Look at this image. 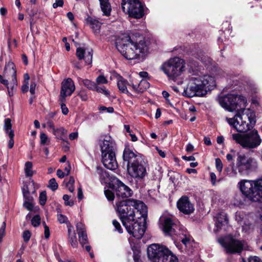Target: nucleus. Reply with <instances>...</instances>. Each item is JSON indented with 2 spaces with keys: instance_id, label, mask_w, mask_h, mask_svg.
<instances>
[{
  "instance_id": "6e6d98bb",
  "label": "nucleus",
  "mask_w": 262,
  "mask_h": 262,
  "mask_svg": "<svg viewBox=\"0 0 262 262\" xmlns=\"http://www.w3.org/2000/svg\"><path fill=\"white\" fill-rule=\"evenodd\" d=\"M67 130L64 128L61 127L55 129V133L54 134L55 135L60 134V135H64L67 133Z\"/></svg>"
},
{
  "instance_id": "338daca9",
  "label": "nucleus",
  "mask_w": 262,
  "mask_h": 262,
  "mask_svg": "<svg viewBox=\"0 0 262 262\" xmlns=\"http://www.w3.org/2000/svg\"><path fill=\"white\" fill-rule=\"evenodd\" d=\"M210 176L211 183H212V185H214L216 183V175L214 172H211L210 174Z\"/></svg>"
},
{
  "instance_id": "cd10ccee",
  "label": "nucleus",
  "mask_w": 262,
  "mask_h": 262,
  "mask_svg": "<svg viewBox=\"0 0 262 262\" xmlns=\"http://www.w3.org/2000/svg\"><path fill=\"white\" fill-rule=\"evenodd\" d=\"M228 223V222L226 215L222 213L219 214L217 216L216 222L215 223L216 229L214 230V231L217 232L220 229H221L223 226H227Z\"/></svg>"
},
{
  "instance_id": "ea45409f",
  "label": "nucleus",
  "mask_w": 262,
  "mask_h": 262,
  "mask_svg": "<svg viewBox=\"0 0 262 262\" xmlns=\"http://www.w3.org/2000/svg\"><path fill=\"white\" fill-rule=\"evenodd\" d=\"M39 203L41 205L43 206L47 201V194L45 191L40 192L39 197Z\"/></svg>"
},
{
  "instance_id": "de8ad7c7",
  "label": "nucleus",
  "mask_w": 262,
  "mask_h": 262,
  "mask_svg": "<svg viewBox=\"0 0 262 262\" xmlns=\"http://www.w3.org/2000/svg\"><path fill=\"white\" fill-rule=\"evenodd\" d=\"M199 59L206 65L209 64L211 62L210 58L204 55H203L202 57H199Z\"/></svg>"
},
{
  "instance_id": "9d476101",
  "label": "nucleus",
  "mask_w": 262,
  "mask_h": 262,
  "mask_svg": "<svg viewBox=\"0 0 262 262\" xmlns=\"http://www.w3.org/2000/svg\"><path fill=\"white\" fill-rule=\"evenodd\" d=\"M121 5L123 12L130 17L139 19L144 14L143 6L139 0H123Z\"/></svg>"
},
{
  "instance_id": "a19ab883",
  "label": "nucleus",
  "mask_w": 262,
  "mask_h": 262,
  "mask_svg": "<svg viewBox=\"0 0 262 262\" xmlns=\"http://www.w3.org/2000/svg\"><path fill=\"white\" fill-rule=\"evenodd\" d=\"M40 221L41 219L40 216L38 215H36L32 218L31 220V224L34 227H36L40 225Z\"/></svg>"
},
{
  "instance_id": "3c124183",
  "label": "nucleus",
  "mask_w": 262,
  "mask_h": 262,
  "mask_svg": "<svg viewBox=\"0 0 262 262\" xmlns=\"http://www.w3.org/2000/svg\"><path fill=\"white\" fill-rule=\"evenodd\" d=\"M6 223L4 222L0 228V242L2 241L3 238L5 234Z\"/></svg>"
},
{
  "instance_id": "bb28decb",
  "label": "nucleus",
  "mask_w": 262,
  "mask_h": 262,
  "mask_svg": "<svg viewBox=\"0 0 262 262\" xmlns=\"http://www.w3.org/2000/svg\"><path fill=\"white\" fill-rule=\"evenodd\" d=\"M130 86L135 92L143 93L149 87V83L145 79H142L140 80L139 83L135 84L133 83Z\"/></svg>"
},
{
  "instance_id": "c756f323",
  "label": "nucleus",
  "mask_w": 262,
  "mask_h": 262,
  "mask_svg": "<svg viewBox=\"0 0 262 262\" xmlns=\"http://www.w3.org/2000/svg\"><path fill=\"white\" fill-rule=\"evenodd\" d=\"M86 21L95 34H97L100 33L101 24L99 21L90 17L87 18Z\"/></svg>"
},
{
  "instance_id": "4c0bfd02",
  "label": "nucleus",
  "mask_w": 262,
  "mask_h": 262,
  "mask_svg": "<svg viewBox=\"0 0 262 262\" xmlns=\"http://www.w3.org/2000/svg\"><path fill=\"white\" fill-rule=\"evenodd\" d=\"M4 127L6 133L9 135V132H10V130H12L11 129L12 125L10 119L7 118L5 120Z\"/></svg>"
},
{
  "instance_id": "b1692460",
  "label": "nucleus",
  "mask_w": 262,
  "mask_h": 262,
  "mask_svg": "<svg viewBox=\"0 0 262 262\" xmlns=\"http://www.w3.org/2000/svg\"><path fill=\"white\" fill-rule=\"evenodd\" d=\"M76 230L78 235V239L80 244L84 247V245L88 243V238L86 232L85 225L81 222L76 224Z\"/></svg>"
},
{
  "instance_id": "473e14b6",
  "label": "nucleus",
  "mask_w": 262,
  "mask_h": 262,
  "mask_svg": "<svg viewBox=\"0 0 262 262\" xmlns=\"http://www.w3.org/2000/svg\"><path fill=\"white\" fill-rule=\"evenodd\" d=\"M33 164L31 162L28 161L25 163V171L27 177H31L33 174L32 170Z\"/></svg>"
},
{
  "instance_id": "9b49d317",
  "label": "nucleus",
  "mask_w": 262,
  "mask_h": 262,
  "mask_svg": "<svg viewBox=\"0 0 262 262\" xmlns=\"http://www.w3.org/2000/svg\"><path fill=\"white\" fill-rule=\"evenodd\" d=\"M161 228L166 235H180L182 233V226L179 222L171 217L162 216L159 219Z\"/></svg>"
},
{
  "instance_id": "0e129e2a",
  "label": "nucleus",
  "mask_w": 262,
  "mask_h": 262,
  "mask_svg": "<svg viewBox=\"0 0 262 262\" xmlns=\"http://www.w3.org/2000/svg\"><path fill=\"white\" fill-rule=\"evenodd\" d=\"M36 88V83L35 82H32L30 84V92L32 95L35 94V90Z\"/></svg>"
},
{
  "instance_id": "aec40b11",
  "label": "nucleus",
  "mask_w": 262,
  "mask_h": 262,
  "mask_svg": "<svg viewBox=\"0 0 262 262\" xmlns=\"http://www.w3.org/2000/svg\"><path fill=\"white\" fill-rule=\"evenodd\" d=\"M99 145L102 154L114 152L115 143L111 136L108 135L101 136L99 139Z\"/></svg>"
},
{
  "instance_id": "72a5a7b5",
  "label": "nucleus",
  "mask_w": 262,
  "mask_h": 262,
  "mask_svg": "<svg viewBox=\"0 0 262 262\" xmlns=\"http://www.w3.org/2000/svg\"><path fill=\"white\" fill-rule=\"evenodd\" d=\"M83 84L89 90L94 91L96 88L97 84L89 79L81 80Z\"/></svg>"
},
{
  "instance_id": "7c9ffc66",
  "label": "nucleus",
  "mask_w": 262,
  "mask_h": 262,
  "mask_svg": "<svg viewBox=\"0 0 262 262\" xmlns=\"http://www.w3.org/2000/svg\"><path fill=\"white\" fill-rule=\"evenodd\" d=\"M102 11L106 16L110 15L111 11V6L108 0H99Z\"/></svg>"
},
{
  "instance_id": "f8f14e48",
  "label": "nucleus",
  "mask_w": 262,
  "mask_h": 262,
  "mask_svg": "<svg viewBox=\"0 0 262 262\" xmlns=\"http://www.w3.org/2000/svg\"><path fill=\"white\" fill-rule=\"evenodd\" d=\"M217 241L228 254L239 253L243 249V242L230 235L220 237Z\"/></svg>"
},
{
  "instance_id": "774afa93",
  "label": "nucleus",
  "mask_w": 262,
  "mask_h": 262,
  "mask_svg": "<svg viewBox=\"0 0 262 262\" xmlns=\"http://www.w3.org/2000/svg\"><path fill=\"white\" fill-rule=\"evenodd\" d=\"M77 198L79 199V200H81L83 199V193L82 188L81 187H79L78 188V194H77Z\"/></svg>"
},
{
  "instance_id": "37998d69",
  "label": "nucleus",
  "mask_w": 262,
  "mask_h": 262,
  "mask_svg": "<svg viewBox=\"0 0 262 262\" xmlns=\"http://www.w3.org/2000/svg\"><path fill=\"white\" fill-rule=\"evenodd\" d=\"M23 195L25 199V201H33V198L30 195L29 192L28 190H23Z\"/></svg>"
},
{
  "instance_id": "49530a36",
  "label": "nucleus",
  "mask_w": 262,
  "mask_h": 262,
  "mask_svg": "<svg viewBox=\"0 0 262 262\" xmlns=\"http://www.w3.org/2000/svg\"><path fill=\"white\" fill-rule=\"evenodd\" d=\"M24 206L28 210H32L34 207L33 201H24Z\"/></svg>"
},
{
  "instance_id": "c03bdc74",
  "label": "nucleus",
  "mask_w": 262,
  "mask_h": 262,
  "mask_svg": "<svg viewBox=\"0 0 262 262\" xmlns=\"http://www.w3.org/2000/svg\"><path fill=\"white\" fill-rule=\"evenodd\" d=\"M9 137L10 138V140L9 141L8 146L10 148L13 147L14 145V140L13 138L14 136V132L13 130H10L9 133Z\"/></svg>"
},
{
  "instance_id": "f257e3e1",
  "label": "nucleus",
  "mask_w": 262,
  "mask_h": 262,
  "mask_svg": "<svg viewBox=\"0 0 262 262\" xmlns=\"http://www.w3.org/2000/svg\"><path fill=\"white\" fill-rule=\"evenodd\" d=\"M116 46L118 51L128 60L143 58L147 51V47L144 40L135 42L127 35H123L116 41Z\"/></svg>"
},
{
  "instance_id": "603ef678",
  "label": "nucleus",
  "mask_w": 262,
  "mask_h": 262,
  "mask_svg": "<svg viewBox=\"0 0 262 262\" xmlns=\"http://www.w3.org/2000/svg\"><path fill=\"white\" fill-rule=\"evenodd\" d=\"M70 196L68 194H64L63 196V200L64 201V204L66 205L72 206L74 205L73 201H69Z\"/></svg>"
},
{
  "instance_id": "c9c22d12",
  "label": "nucleus",
  "mask_w": 262,
  "mask_h": 262,
  "mask_svg": "<svg viewBox=\"0 0 262 262\" xmlns=\"http://www.w3.org/2000/svg\"><path fill=\"white\" fill-rule=\"evenodd\" d=\"M58 187V185L56 182L55 178H52L50 180L48 185V187L53 191L56 190Z\"/></svg>"
},
{
  "instance_id": "5701e85b",
  "label": "nucleus",
  "mask_w": 262,
  "mask_h": 262,
  "mask_svg": "<svg viewBox=\"0 0 262 262\" xmlns=\"http://www.w3.org/2000/svg\"><path fill=\"white\" fill-rule=\"evenodd\" d=\"M123 158L124 161L127 162V166L142 159L139 154H136L128 147H126L124 150Z\"/></svg>"
},
{
  "instance_id": "052dcab7",
  "label": "nucleus",
  "mask_w": 262,
  "mask_h": 262,
  "mask_svg": "<svg viewBox=\"0 0 262 262\" xmlns=\"http://www.w3.org/2000/svg\"><path fill=\"white\" fill-rule=\"evenodd\" d=\"M78 96L83 101H86L88 99V95L84 91L80 92L78 94Z\"/></svg>"
},
{
  "instance_id": "680f3d73",
  "label": "nucleus",
  "mask_w": 262,
  "mask_h": 262,
  "mask_svg": "<svg viewBox=\"0 0 262 262\" xmlns=\"http://www.w3.org/2000/svg\"><path fill=\"white\" fill-rule=\"evenodd\" d=\"M61 108L62 110V112L64 115H67L68 113V108L67 107L66 104L63 103V102L61 103Z\"/></svg>"
},
{
  "instance_id": "09e8293b",
  "label": "nucleus",
  "mask_w": 262,
  "mask_h": 262,
  "mask_svg": "<svg viewBox=\"0 0 262 262\" xmlns=\"http://www.w3.org/2000/svg\"><path fill=\"white\" fill-rule=\"evenodd\" d=\"M113 224L115 227L116 230L118 231L119 233H121L123 232V230L120 223L116 220L113 221Z\"/></svg>"
},
{
  "instance_id": "f3484780",
  "label": "nucleus",
  "mask_w": 262,
  "mask_h": 262,
  "mask_svg": "<svg viewBox=\"0 0 262 262\" xmlns=\"http://www.w3.org/2000/svg\"><path fill=\"white\" fill-rule=\"evenodd\" d=\"M113 189L117 197L125 198L130 196L133 191L118 179H114Z\"/></svg>"
},
{
  "instance_id": "ddd939ff",
  "label": "nucleus",
  "mask_w": 262,
  "mask_h": 262,
  "mask_svg": "<svg viewBox=\"0 0 262 262\" xmlns=\"http://www.w3.org/2000/svg\"><path fill=\"white\" fill-rule=\"evenodd\" d=\"M146 220L128 222L123 224L128 233L137 239H140L146 230Z\"/></svg>"
},
{
  "instance_id": "5fc2aeb1",
  "label": "nucleus",
  "mask_w": 262,
  "mask_h": 262,
  "mask_svg": "<svg viewBox=\"0 0 262 262\" xmlns=\"http://www.w3.org/2000/svg\"><path fill=\"white\" fill-rule=\"evenodd\" d=\"M57 218H58V221L61 224L67 223L68 224L69 223H67L68 218L66 216H64L61 214H58L57 216Z\"/></svg>"
},
{
  "instance_id": "864d4df0",
  "label": "nucleus",
  "mask_w": 262,
  "mask_h": 262,
  "mask_svg": "<svg viewBox=\"0 0 262 262\" xmlns=\"http://www.w3.org/2000/svg\"><path fill=\"white\" fill-rule=\"evenodd\" d=\"M31 237V233L28 230H26L23 232V237L25 242H28Z\"/></svg>"
},
{
  "instance_id": "13d9d810",
  "label": "nucleus",
  "mask_w": 262,
  "mask_h": 262,
  "mask_svg": "<svg viewBox=\"0 0 262 262\" xmlns=\"http://www.w3.org/2000/svg\"><path fill=\"white\" fill-rule=\"evenodd\" d=\"M63 4V0H56L55 2L53 4V7L56 8L58 7H62Z\"/></svg>"
},
{
  "instance_id": "2f4dec72",
  "label": "nucleus",
  "mask_w": 262,
  "mask_h": 262,
  "mask_svg": "<svg viewBox=\"0 0 262 262\" xmlns=\"http://www.w3.org/2000/svg\"><path fill=\"white\" fill-rule=\"evenodd\" d=\"M127 80L124 79L122 77L119 76L118 78L117 86L119 90L123 93L127 94L128 91L127 89V85L128 84Z\"/></svg>"
},
{
  "instance_id": "c85d7f7f",
  "label": "nucleus",
  "mask_w": 262,
  "mask_h": 262,
  "mask_svg": "<svg viewBox=\"0 0 262 262\" xmlns=\"http://www.w3.org/2000/svg\"><path fill=\"white\" fill-rule=\"evenodd\" d=\"M165 252L166 253L159 262H178V258L169 249Z\"/></svg>"
},
{
  "instance_id": "69168bd1",
  "label": "nucleus",
  "mask_w": 262,
  "mask_h": 262,
  "mask_svg": "<svg viewBox=\"0 0 262 262\" xmlns=\"http://www.w3.org/2000/svg\"><path fill=\"white\" fill-rule=\"evenodd\" d=\"M242 215L240 213L236 212L235 214V219L237 221V222L240 224H242V221H243V218H242Z\"/></svg>"
},
{
  "instance_id": "2eb2a0df",
  "label": "nucleus",
  "mask_w": 262,
  "mask_h": 262,
  "mask_svg": "<svg viewBox=\"0 0 262 262\" xmlns=\"http://www.w3.org/2000/svg\"><path fill=\"white\" fill-rule=\"evenodd\" d=\"M128 174L133 178L142 179L146 174V170L142 159L127 166Z\"/></svg>"
},
{
  "instance_id": "58836bf2",
  "label": "nucleus",
  "mask_w": 262,
  "mask_h": 262,
  "mask_svg": "<svg viewBox=\"0 0 262 262\" xmlns=\"http://www.w3.org/2000/svg\"><path fill=\"white\" fill-rule=\"evenodd\" d=\"M40 144L45 145L50 142V139L46 134L41 133L40 135Z\"/></svg>"
},
{
  "instance_id": "7ed1b4c3",
  "label": "nucleus",
  "mask_w": 262,
  "mask_h": 262,
  "mask_svg": "<svg viewBox=\"0 0 262 262\" xmlns=\"http://www.w3.org/2000/svg\"><path fill=\"white\" fill-rule=\"evenodd\" d=\"M241 109L233 118H226V120L237 132L245 133L252 129L255 125V114L249 108Z\"/></svg>"
},
{
  "instance_id": "a18cd8bd",
  "label": "nucleus",
  "mask_w": 262,
  "mask_h": 262,
  "mask_svg": "<svg viewBox=\"0 0 262 262\" xmlns=\"http://www.w3.org/2000/svg\"><path fill=\"white\" fill-rule=\"evenodd\" d=\"M105 196L109 201H113L114 199V194L110 190H106L104 191Z\"/></svg>"
},
{
  "instance_id": "bf43d9fd",
  "label": "nucleus",
  "mask_w": 262,
  "mask_h": 262,
  "mask_svg": "<svg viewBox=\"0 0 262 262\" xmlns=\"http://www.w3.org/2000/svg\"><path fill=\"white\" fill-rule=\"evenodd\" d=\"M99 110L101 111H104L106 110L107 112L110 113H113L114 111L113 107H106L105 106H101L99 107Z\"/></svg>"
},
{
  "instance_id": "79ce46f5",
  "label": "nucleus",
  "mask_w": 262,
  "mask_h": 262,
  "mask_svg": "<svg viewBox=\"0 0 262 262\" xmlns=\"http://www.w3.org/2000/svg\"><path fill=\"white\" fill-rule=\"evenodd\" d=\"M107 82H108L107 80L102 75H99L96 78V84H97H97H105V83H107Z\"/></svg>"
},
{
  "instance_id": "f03ea898",
  "label": "nucleus",
  "mask_w": 262,
  "mask_h": 262,
  "mask_svg": "<svg viewBox=\"0 0 262 262\" xmlns=\"http://www.w3.org/2000/svg\"><path fill=\"white\" fill-rule=\"evenodd\" d=\"M215 85L214 76L210 75H194L190 78L184 93L188 97H203L207 94L208 91Z\"/></svg>"
},
{
  "instance_id": "20e7f679",
  "label": "nucleus",
  "mask_w": 262,
  "mask_h": 262,
  "mask_svg": "<svg viewBox=\"0 0 262 262\" xmlns=\"http://www.w3.org/2000/svg\"><path fill=\"white\" fill-rule=\"evenodd\" d=\"M238 186L248 200L262 203V179L255 181L242 180L238 182Z\"/></svg>"
},
{
  "instance_id": "393cba45",
  "label": "nucleus",
  "mask_w": 262,
  "mask_h": 262,
  "mask_svg": "<svg viewBox=\"0 0 262 262\" xmlns=\"http://www.w3.org/2000/svg\"><path fill=\"white\" fill-rule=\"evenodd\" d=\"M132 201H134V210L136 209L137 211H139L141 214V217L143 219V220H146L147 216V209L146 206L142 202L135 200H132Z\"/></svg>"
},
{
  "instance_id": "4468645a",
  "label": "nucleus",
  "mask_w": 262,
  "mask_h": 262,
  "mask_svg": "<svg viewBox=\"0 0 262 262\" xmlns=\"http://www.w3.org/2000/svg\"><path fill=\"white\" fill-rule=\"evenodd\" d=\"M236 166L238 172L242 176L247 174L249 171L256 167V163L254 158L239 155L237 159Z\"/></svg>"
},
{
  "instance_id": "6e6552de",
  "label": "nucleus",
  "mask_w": 262,
  "mask_h": 262,
  "mask_svg": "<svg viewBox=\"0 0 262 262\" xmlns=\"http://www.w3.org/2000/svg\"><path fill=\"white\" fill-rule=\"evenodd\" d=\"M217 101L222 107L229 112L238 110V106L241 108L245 107L247 104V99L245 97L233 94L219 96Z\"/></svg>"
},
{
  "instance_id": "e2e57ef3",
  "label": "nucleus",
  "mask_w": 262,
  "mask_h": 262,
  "mask_svg": "<svg viewBox=\"0 0 262 262\" xmlns=\"http://www.w3.org/2000/svg\"><path fill=\"white\" fill-rule=\"evenodd\" d=\"M249 262H262L259 257L257 256H251L249 259Z\"/></svg>"
},
{
  "instance_id": "6ab92c4d",
  "label": "nucleus",
  "mask_w": 262,
  "mask_h": 262,
  "mask_svg": "<svg viewBox=\"0 0 262 262\" xmlns=\"http://www.w3.org/2000/svg\"><path fill=\"white\" fill-rule=\"evenodd\" d=\"M177 205L179 210L186 214H190L194 210L193 204L186 196H182L177 202Z\"/></svg>"
},
{
  "instance_id": "4d7b16f0",
  "label": "nucleus",
  "mask_w": 262,
  "mask_h": 262,
  "mask_svg": "<svg viewBox=\"0 0 262 262\" xmlns=\"http://www.w3.org/2000/svg\"><path fill=\"white\" fill-rule=\"evenodd\" d=\"M43 225H44V228H45V231H44L45 237L46 238H48L50 236L49 228L46 225L45 223H43Z\"/></svg>"
},
{
  "instance_id": "a878e982",
  "label": "nucleus",
  "mask_w": 262,
  "mask_h": 262,
  "mask_svg": "<svg viewBox=\"0 0 262 262\" xmlns=\"http://www.w3.org/2000/svg\"><path fill=\"white\" fill-rule=\"evenodd\" d=\"M67 228L68 241L73 248H76L78 246V242L74 227L70 223H68Z\"/></svg>"
},
{
  "instance_id": "1a4fd4ad",
  "label": "nucleus",
  "mask_w": 262,
  "mask_h": 262,
  "mask_svg": "<svg viewBox=\"0 0 262 262\" xmlns=\"http://www.w3.org/2000/svg\"><path fill=\"white\" fill-rule=\"evenodd\" d=\"M134 203V201L130 199L116 202V210L122 224L135 221V212L133 205Z\"/></svg>"
},
{
  "instance_id": "dca6fc26",
  "label": "nucleus",
  "mask_w": 262,
  "mask_h": 262,
  "mask_svg": "<svg viewBox=\"0 0 262 262\" xmlns=\"http://www.w3.org/2000/svg\"><path fill=\"white\" fill-rule=\"evenodd\" d=\"M168 249L157 244L150 245L147 248V255L151 262H159Z\"/></svg>"
},
{
  "instance_id": "412c9836",
  "label": "nucleus",
  "mask_w": 262,
  "mask_h": 262,
  "mask_svg": "<svg viewBox=\"0 0 262 262\" xmlns=\"http://www.w3.org/2000/svg\"><path fill=\"white\" fill-rule=\"evenodd\" d=\"M76 55L79 60L83 59L86 64L92 63L93 50L91 48L78 47L76 49Z\"/></svg>"
},
{
  "instance_id": "0eeeda50",
  "label": "nucleus",
  "mask_w": 262,
  "mask_h": 262,
  "mask_svg": "<svg viewBox=\"0 0 262 262\" xmlns=\"http://www.w3.org/2000/svg\"><path fill=\"white\" fill-rule=\"evenodd\" d=\"M185 61L178 57L169 59L162 66V69L164 73L172 80L180 76L185 71Z\"/></svg>"
},
{
  "instance_id": "f704fd0d",
  "label": "nucleus",
  "mask_w": 262,
  "mask_h": 262,
  "mask_svg": "<svg viewBox=\"0 0 262 262\" xmlns=\"http://www.w3.org/2000/svg\"><path fill=\"white\" fill-rule=\"evenodd\" d=\"M242 228L245 232H250L254 229V225L249 221H244Z\"/></svg>"
},
{
  "instance_id": "423d86ee",
  "label": "nucleus",
  "mask_w": 262,
  "mask_h": 262,
  "mask_svg": "<svg viewBox=\"0 0 262 262\" xmlns=\"http://www.w3.org/2000/svg\"><path fill=\"white\" fill-rule=\"evenodd\" d=\"M0 82L7 87L9 96H13L16 91L17 85L16 71L13 62H9L6 64L4 77L0 75Z\"/></svg>"
},
{
  "instance_id": "a211bd4d",
  "label": "nucleus",
  "mask_w": 262,
  "mask_h": 262,
  "mask_svg": "<svg viewBox=\"0 0 262 262\" xmlns=\"http://www.w3.org/2000/svg\"><path fill=\"white\" fill-rule=\"evenodd\" d=\"M75 86L73 80L71 78H67L61 83V88L60 93L59 100L63 102L66 100V97L70 96L74 92Z\"/></svg>"
},
{
  "instance_id": "39448f33",
  "label": "nucleus",
  "mask_w": 262,
  "mask_h": 262,
  "mask_svg": "<svg viewBox=\"0 0 262 262\" xmlns=\"http://www.w3.org/2000/svg\"><path fill=\"white\" fill-rule=\"evenodd\" d=\"M232 138L236 143L246 149L256 148L260 145L262 141L258 131L255 129L246 134H233Z\"/></svg>"
},
{
  "instance_id": "8fccbe9b",
  "label": "nucleus",
  "mask_w": 262,
  "mask_h": 262,
  "mask_svg": "<svg viewBox=\"0 0 262 262\" xmlns=\"http://www.w3.org/2000/svg\"><path fill=\"white\" fill-rule=\"evenodd\" d=\"M215 166L217 170L221 172L223 169V164L220 159H215Z\"/></svg>"
},
{
  "instance_id": "4be33fe9",
  "label": "nucleus",
  "mask_w": 262,
  "mask_h": 262,
  "mask_svg": "<svg viewBox=\"0 0 262 262\" xmlns=\"http://www.w3.org/2000/svg\"><path fill=\"white\" fill-rule=\"evenodd\" d=\"M102 162L106 168L112 170H115L118 167L115 152L102 154Z\"/></svg>"
},
{
  "instance_id": "e433bc0d",
  "label": "nucleus",
  "mask_w": 262,
  "mask_h": 262,
  "mask_svg": "<svg viewBox=\"0 0 262 262\" xmlns=\"http://www.w3.org/2000/svg\"><path fill=\"white\" fill-rule=\"evenodd\" d=\"M94 91H96L98 93H102L106 97H109L110 96V92L106 89H105V88L104 86L100 87L97 85L96 88L95 89Z\"/></svg>"
}]
</instances>
